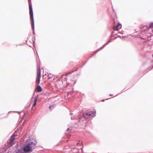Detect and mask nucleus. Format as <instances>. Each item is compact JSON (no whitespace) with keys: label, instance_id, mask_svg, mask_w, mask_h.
I'll return each instance as SVG.
<instances>
[{"label":"nucleus","instance_id":"1a4fd4ad","mask_svg":"<svg viewBox=\"0 0 153 153\" xmlns=\"http://www.w3.org/2000/svg\"><path fill=\"white\" fill-rule=\"evenodd\" d=\"M17 136V135H16L15 134H13L12 136H11L10 138V140L14 142V140L16 139L15 137L16 136Z\"/></svg>","mask_w":153,"mask_h":153},{"label":"nucleus","instance_id":"9d476101","mask_svg":"<svg viewBox=\"0 0 153 153\" xmlns=\"http://www.w3.org/2000/svg\"><path fill=\"white\" fill-rule=\"evenodd\" d=\"M149 68L150 70H151L152 68H153V65L152 66V67H149Z\"/></svg>","mask_w":153,"mask_h":153},{"label":"nucleus","instance_id":"0eeeda50","mask_svg":"<svg viewBox=\"0 0 153 153\" xmlns=\"http://www.w3.org/2000/svg\"><path fill=\"white\" fill-rule=\"evenodd\" d=\"M121 27V25L120 24H118L117 26H114L113 27V29L114 30H118Z\"/></svg>","mask_w":153,"mask_h":153},{"label":"nucleus","instance_id":"39448f33","mask_svg":"<svg viewBox=\"0 0 153 153\" xmlns=\"http://www.w3.org/2000/svg\"><path fill=\"white\" fill-rule=\"evenodd\" d=\"M37 101V98L36 97L35 98H33L31 100V101L30 102V104H32L33 105V107L32 108L33 109V107L35 106L36 104V103Z\"/></svg>","mask_w":153,"mask_h":153},{"label":"nucleus","instance_id":"f257e3e1","mask_svg":"<svg viewBox=\"0 0 153 153\" xmlns=\"http://www.w3.org/2000/svg\"><path fill=\"white\" fill-rule=\"evenodd\" d=\"M36 144L35 142H31L26 145L23 150L24 153L31 152L34 149V146Z\"/></svg>","mask_w":153,"mask_h":153},{"label":"nucleus","instance_id":"4468645a","mask_svg":"<svg viewBox=\"0 0 153 153\" xmlns=\"http://www.w3.org/2000/svg\"><path fill=\"white\" fill-rule=\"evenodd\" d=\"M102 101H104V100H102Z\"/></svg>","mask_w":153,"mask_h":153},{"label":"nucleus","instance_id":"dca6fc26","mask_svg":"<svg viewBox=\"0 0 153 153\" xmlns=\"http://www.w3.org/2000/svg\"><path fill=\"white\" fill-rule=\"evenodd\" d=\"M152 56L153 57V54L152 55Z\"/></svg>","mask_w":153,"mask_h":153},{"label":"nucleus","instance_id":"7ed1b4c3","mask_svg":"<svg viewBox=\"0 0 153 153\" xmlns=\"http://www.w3.org/2000/svg\"><path fill=\"white\" fill-rule=\"evenodd\" d=\"M96 112L95 111H89L84 113L83 114V116L85 118H88L89 117L90 118L93 117L95 116Z\"/></svg>","mask_w":153,"mask_h":153},{"label":"nucleus","instance_id":"423d86ee","mask_svg":"<svg viewBox=\"0 0 153 153\" xmlns=\"http://www.w3.org/2000/svg\"><path fill=\"white\" fill-rule=\"evenodd\" d=\"M14 144V142L10 140L9 142H8L7 144L6 145L7 148L12 146Z\"/></svg>","mask_w":153,"mask_h":153},{"label":"nucleus","instance_id":"9b49d317","mask_svg":"<svg viewBox=\"0 0 153 153\" xmlns=\"http://www.w3.org/2000/svg\"><path fill=\"white\" fill-rule=\"evenodd\" d=\"M52 107H53V106L52 105H50L49 107V108H51Z\"/></svg>","mask_w":153,"mask_h":153},{"label":"nucleus","instance_id":"20e7f679","mask_svg":"<svg viewBox=\"0 0 153 153\" xmlns=\"http://www.w3.org/2000/svg\"><path fill=\"white\" fill-rule=\"evenodd\" d=\"M41 77V74L40 68L38 66L37 68V76L36 80V83L38 84L39 83Z\"/></svg>","mask_w":153,"mask_h":153},{"label":"nucleus","instance_id":"2eb2a0df","mask_svg":"<svg viewBox=\"0 0 153 153\" xmlns=\"http://www.w3.org/2000/svg\"><path fill=\"white\" fill-rule=\"evenodd\" d=\"M78 143H77V145H78Z\"/></svg>","mask_w":153,"mask_h":153},{"label":"nucleus","instance_id":"f3484780","mask_svg":"<svg viewBox=\"0 0 153 153\" xmlns=\"http://www.w3.org/2000/svg\"><path fill=\"white\" fill-rule=\"evenodd\" d=\"M152 32H153V30H152Z\"/></svg>","mask_w":153,"mask_h":153},{"label":"nucleus","instance_id":"ddd939ff","mask_svg":"<svg viewBox=\"0 0 153 153\" xmlns=\"http://www.w3.org/2000/svg\"><path fill=\"white\" fill-rule=\"evenodd\" d=\"M149 38H148V40H150V39H149Z\"/></svg>","mask_w":153,"mask_h":153},{"label":"nucleus","instance_id":"6e6552de","mask_svg":"<svg viewBox=\"0 0 153 153\" xmlns=\"http://www.w3.org/2000/svg\"><path fill=\"white\" fill-rule=\"evenodd\" d=\"M36 90L38 92H40L42 91V88L41 86L39 85H38L36 88Z\"/></svg>","mask_w":153,"mask_h":153},{"label":"nucleus","instance_id":"f8f14e48","mask_svg":"<svg viewBox=\"0 0 153 153\" xmlns=\"http://www.w3.org/2000/svg\"><path fill=\"white\" fill-rule=\"evenodd\" d=\"M144 28L145 27V28H146L147 29V30L148 29H149V28L148 27H144Z\"/></svg>","mask_w":153,"mask_h":153},{"label":"nucleus","instance_id":"a211bd4d","mask_svg":"<svg viewBox=\"0 0 153 153\" xmlns=\"http://www.w3.org/2000/svg\"><path fill=\"white\" fill-rule=\"evenodd\" d=\"M152 62H153V61H152Z\"/></svg>","mask_w":153,"mask_h":153},{"label":"nucleus","instance_id":"f03ea898","mask_svg":"<svg viewBox=\"0 0 153 153\" xmlns=\"http://www.w3.org/2000/svg\"><path fill=\"white\" fill-rule=\"evenodd\" d=\"M28 4L29 5V13L30 16V18L31 21V26L32 28L33 29L34 28V20L33 17V11L32 6L31 0H28Z\"/></svg>","mask_w":153,"mask_h":153}]
</instances>
